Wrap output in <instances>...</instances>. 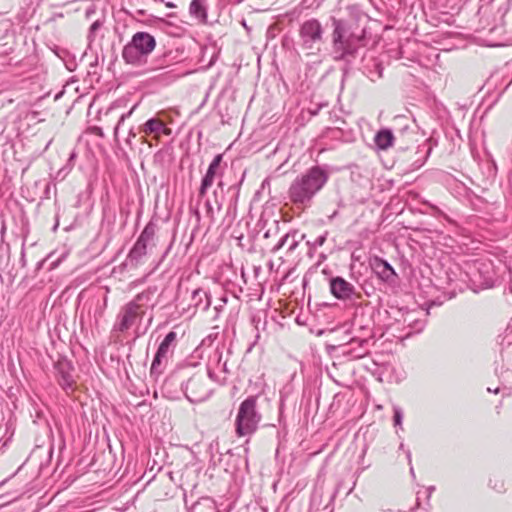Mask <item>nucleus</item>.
Listing matches in <instances>:
<instances>
[{"label": "nucleus", "mask_w": 512, "mask_h": 512, "mask_svg": "<svg viewBox=\"0 0 512 512\" xmlns=\"http://www.w3.org/2000/svg\"><path fill=\"white\" fill-rule=\"evenodd\" d=\"M329 179L324 166H312L299 174L290 184L288 198L297 207H310L314 197L323 189Z\"/></svg>", "instance_id": "1"}, {"label": "nucleus", "mask_w": 512, "mask_h": 512, "mask_svg": "<svg viewBox=\"0 0 512 512\" xmlns=\"http://www.w3.org/2000/svg\"><path fill=\"white\" fill-rule=\"evenodd\" d=\"M332 47L335 60L350 62L367 45L366 29H352L342 19L332 18Z\"/></svg>", "instance_id": "2"}, {"label": "nucleus", "mask_w": 512, "mask_h": 512, "mask_svg": "<svg viewBox=\"0 0 512 512\" xmlns=\"http://www.w3.org/2000/svg\"><path fill=\"white\" fill-rule=\"evenodd\" d=\"M151 296V292L143 291L123 305L116 315L112 332L125 333L137 320H141L145 314L146 304L151 300Z\"/></svg>", "instance_id": "3"}, {"label": "nucleus", "mask_w": 512, "mask_h": 512, "mask_svg": "<svg viewBox=\"0 0 512 512\" xmlns=\"http://www.w3.org/2000/svg\"><path fill=\"white\" fill-rule=\"evenodd\" d=\"M156 47L155 38L148 32H137L123 47L122 58L125 63L140 66L146 63L147 57Z\"/></svg>", "instance_id": "4"}, {"label": "nucleus", "mask_w": 512, "mask_h": 512, "mask_svg": "<svg viewBox=\"0 0 512 512\" xmlns=\"http://www.w3.org/2000/svg\"><path fill=\"white\" fill-rule=\"evenodd\" d=\"M261 414L257 411V397L249 396L241 402L235 419L236 434L239 437L250 436L258 428Z\"/></svg>", "instance_id": "5"}, {"label": "nucleus", "mask_w": 512, "mask_h": 512, "mask_svg": "<svg viewBox=\"0 0 512 512\" xmlns=\"http://www.w3.org/2000/svg\"><path fill=\"white\" fill-rule=\"evenodd\" d=\"M208 378H213V373L208 369V376L205 374H195L185 384H182V390L186 398L191 403L205 401L212 393Z\"/></svg>", "instance_id": "6"}, {"label": "nucleus", "mask_w": 512, "mask_h": 512, "mask_svg": "<svg viewBox=\"0 0 512 512\" xmlns=\"http://www.w3.org/2000/svg\"><path fill=\"white\" fill-rule=\"evenodd\" d=\"M301 47L313 53V50H319L316 45L322 41L323 27L317 19H309L302 23L299 29Z\"/></svg>", "instance_id": "7"}, {"label": "nucleus", "mask_w": 512, "mask_h": 512, "mask_svg": "<svg viewBox=\"0 0 512 512\" xmlns=\"http://www.w3.org/2000/svg\"><path fill=\"white\" fill-rule=\"evenodd\" d=\"M338 356L348 361L361 359L369 354L370 344L365 339L360 340L356 337L351 338L347 343L335 347Z\"/></svg>", "instance_id": "8"}, {"label": "nucleus", "mask_w": 512, "mask_h": 512, "mask_svg": "<svg viewBox=\"0 0 512 512\" xmlns=\"http://www.w3.org/2000/svg\"><path fill=\"white\" fill-rule=\"evenodd\" d=\"M510 9V1L509 0H491L489 3L482 5L479 9V12L482 15H487L492 17L493 26L490 30H494L498 25H502L504 22V17Z\"/></svg>", "instance_id": "9"}, {"label": "nucleus", "mask_w": 512, "mask_h": 512, "mask_svg": "<svg viewBox=\"0 0 512 512\" xmlns=\"http://www.w3.org/2000/svg\"><path fill=\"white\" fill-rule=\"evenodd\" d=\"M177 339V334L174 331H170L163 341L160 343L158 350L154 356V359L151 364L150 372L151 374H160L161 373V364L163 360H166L168 354L172 351V348L175 347Z\"/></svg>", "instance_id": "10"}, {"label": "nucleus", "mask_w": 512, "mask_h": 512, "mask_svg": "<svg viewBox=\"0 0 512 512\" xmlns=\"http://www.w3.org/2000/svg\"><path fill=\"white\" fill-rule=\"evenodd\" d=\"M331 294L339 300L351 299L355 294V286L342 277H332L329 281Z\"/></svg>", "instance_id": "11"}, {"label": "nucleus", "mask_w": 512, "mask_h": 512, "mask_svg": "<svg viewBox=\"0 0 512 512\" xmlns=\"http://www.w3.org/2000/svg\"><path fill=\"white\" fill-rule=\"evenodd\" d=\"M54 368L59 385L65 390L72 389L75 380L72 374L73 366L71 362L65 358L59 359Z\"/></svg>", "instance_id": "12"}, {"label": "nucleus", "mask_w": 512, "mask_h": 512, "mask_svg": "<svg viewBox=\"0 0 512 512\" xmlns=\"http://www.w3.org/2000/svg\"><path fill=\"white\" fill-rule=\"evenodd\" d=\"M222 160H223V155L217 154L213 158L211 163L209 164L208 169L201 180V185L199 188V197L200 198H203L206 195L208 189L214 183L215 178L218 175V170L220 168V164H221Z\"/></svg>", "instance_id": "13"}, {"label": "nucleus", "mask_w": 512, "mask_h": 512, "mask_svg": "<svg viewBox=\"0 0 512 512\" xmlns=\"http://www.w3.org/2000/svg\"><path fill=\"white\" fill-rule=\"evenodd\" d=\"M353 329L357 333L354 337L371 343L374 338L373 321L370 318L365 319L364 315L356 316L353 320Z\"/></svg>", "instance_id": "14"}, {"label": "nucleus", "mask_w": 512, "mask_h": 512, "mask_svg": "<svg viewBox=\"0 0 512 512\" xmlns=\"http://www.w3.org/2000/svg\"><path fill=\"white\" fill-rule=\"evenodd\" d=\"M147 247V244L137 239L132 249L129 251L123 265L136 268L141 263L143 257L147 254Z\"/></svg>", "instance_id": "15"}, {"label": "nucleus", "mask_w": 512, "mask_h": 512, "mask_svg": "<svg viewBox=\"0 0 512 512\" xmlns=\"http://www.w3.org/2000/svg\"><path fill=\"white\" fill-rule=\"evenodd\" d=\"M189 14L202 24L208 21V0H192L189 5Z\"/></svg>", "instance_id": "16"}, {"label": "nucleus", "mask_w": 512, "mask_h": 512, "mask_svg": "<svg viewBox=\"0 0 512 512\" xmlns=\"http://www.w3.org/2000/svg\"><path fill=\"white\" fill-rule=\"evenodd\" d=\"M362 71L370 80L375 81L382 77L383 67L376 59L364 57Z\"/></svg>", "instance_id": "17"}, {"label": "nucleus", "mask_w": 512, "mask_h": 512, "mask_svg": "<svg viewBox=\"0 0 512 512\" xmlns=\"http://www.w3.org/2000/svg\"><path fill=\"white\" fill-rule=\"evenodd\" d=\"M304 237L302 235L300 239L297 238V231L286 233L280 238L275 246L272 247L271 253H277L281 248L287 245L288 252H293L299 245L300 240Z\"/></svg>", "instance_id": "18"}, {"label": "nucleus", "mask_w": 512, "mask_h": 512, "mask_svg": "<svg viewBox=\"0 0 512 512\" xmlns=\"http://www.w3.org/2000/svg\"><path fill=\"white\" fill-rule=\"evenodd\" d=\"M140 131L145 134H159L164 133L166 135L170 134V129L167 128L164 122L158 118H151L147 120L141 127Z\"/></svg>", "instance_id": "19"}, {"label": "nucleus", "mask_w": 512, "mask_h": 512, "mask_svg": "<svg viewBox=\"0 0 512 512\" xmlns=\"http://www.w3.org/2000/svg\"><path fill=\"white\" fill-rule=\"evenodd\" d=\"M192 303L196 310L205 312L211 305V297L206 291L199 288L192 293Z\"/></svg>", "instance_id": "20"}, {"label": "nucleus", "mask_w": 512, "mask_h": 512, "mask_svg": "<svg viewBox=\"0 0 512 512\" xmlns=\"http://www.w3.org/2000/svg\"><path fill=\"white\" fill-rule=\"evenodd\" d=\"M393 141L394 135L390 129H381L374 137L376 146L381 150H387L393 145Z\"/></svg>", "instance_id": "21"}, {"label": "nucleus", "mask_w": 512, "mask_h": 512, "mask_svg": "<svg viewBox=\"0 0 512 512\" xmlns=\"http://www.w3.org/2000/svg\"><path fill=\"white\" fill-rule=\"evenodd\" d=\"M374 270L379 275V277L385 281L390 280L393 276L396 275L392 266L387 261L382 259L375 260Z\"/></svg>", "instance_id": "22"}, {"label": "nucleus", "mask_w": 512, "mask_h": 512, "mask_svg": "<svg viewBox=\"0 0 512 512\" xmlns=\"http://www.w3.org/2000/svg\"><path fill=\"white\" fill-rule=\"evenodd\" d=\"M157 231V224L153 221H150L146 224L143 231L138 237V240L149 245L151 242L154 241L155 235Z\"/></svg>", "instance_id": "23"}, {"label": "nucleus", "mask_w": 512, "mask_h": 512, "mask_svg": "<svg viewBox=\"0 0 512 512\" xmlns=\"http://www.w3.org/2000/svg\"><path fill=\"white\" fill-rule=\"evenodd\" d=\"M213 196H214V205L211 203V201L209 199H207L205 202L207 216L211 220L214 219L215 212H220L222 209V206H223L222 199H220L218 196V189H216L213 192Z\"/></svg>", "instance_id": "24"}, {"label": "nucleus", "mask_w": 512, "mask_h": 512, "mask_svg": "<svg viewBox=\"0 0 512 512\" xmlns=\"http://www.w3.org/2000/svg\"><path fill=\"white\" fill-rule=\"evenodd\" d=\"M243 179H244V175L242 176L241 180L238 183L231 185L228 188V193L231 194V199H230L228 210H229V212H233L234 214L236 213L237 203H238L239 194H240V188H241Z\"/></svg>", "instance_id": "25"}, {"label": "nucleus", "mask_w": 512, "mask_h": 512, "mask_svg": "<svg viewBox=\"0 0 512 512\" xmlns=\"http://www.w3.org/2000/svg\"><path fill=\"white\" fill-rule=\"evenodd\" d=\"M192 512H219L216 504L209 498H204L202 501L196 502L192 507Z\"/></svg>", "instance_id": "26"}, {"label": "nucleus", "mask_w": 512, "mask_h": 512, "mask_svg": "<svg viewBox=\"0 0 512 512\" xmlns=\"http://www.w3.org/2000/svg\"><path fill=\"white\" fill-rule=\"evenodd\" d=\"M412 316V314H408L405 318V322H408V326L411 328L412 332L420 333L425 328L426 322L425 320L416 319Z\"/></svg>", "instance_id": "27"}, {"label": "nucleus", "mask_w": 512, "mask_h": 512, "mask_svg": "<svg viewBox=\"0 0 512 512\" xmlns=\"http://www.w3.org/2000/svg\"><path fill=\"white\" fill-rule=\"evenodd\" d=\"M107 302H108L107 296H105L102 301L101 300L96 301L95 309H94V318H95L96 322L98 321L99 318H101L104 315V312L107 308Z\"/></svg>", "instance_id": "28"}, {"label": "nucleus", "mask_w": 512, "mask_h": 512, "mask_svg": "<svg viewBox=\"0 0 512 512\" xmlns=\"http://www.w3.org/2000/svg\"><path fill=\"white\" fill-rule=\"evenodd\" d=\"M76 158V153L75 152H72L69 156V159H68V163L65 167L61 168L58 172H57V177L58 178H61V179H64L68 173L72 170V167H73V161L74 159Z\"/></svg>", "instance_id": "29"}, {"label": "nucleus", "mask_w": 512, "mask_h": 512, "mask_svg": "<svg viewBox=\"0 0 512 512\" xmlns=\"http://www.w3.org/2000/svg\"><path fill=\"white\" fill-rule=\"evenodd\" d=\"M404 413L401 407L394 405L393 406V423L395 427L402 428V422H403Z\"/></svg>", "instance_id": "30"}, {"label": "nucleus", "mask_w": 512, "mask_h": 512, "mask_svg": "<svg viewBox=\"0 0 512 512\" xmlns=\"http://www.w3.org/2000/svg\"><path fill=\"white\" fill-rule=\"evenodd\" d=\"M102 26H103V21H101V20H96L92 23V25L89 28V33L87 36L89 43L94 41L96 31H98Z\"/></svg>", "instance_id": "31"}, {"label": "nucleus", "mask_w": 512, "mask_h": 512, "mask_svg": "<svg viewBox=\"0 0 512 512\" xmlns=\"http://www.w3.org/2000/svg\"><path fill=\"white\" fill-rule=\"evenodd\" d=\"M133 109H134V108H132V109H131L130 111H128L127 113L122 114V115H121V117L119 118V120H118V122H117V124H116V126H115V128H114V138H115V140H116V141H118V131H119L120 126L123 124V122H124L128 117H130V116H131V114H132V112H133Z\"/></svg>", "instance_id": "32"}, {"label": "nucleus", "mask_w": 512, "mask_h": 512, "mask_svg": "<svg viewBox=\"0 0 512 512\" xmlns=\"http://www.w3.org/2000/svg\"><path fill=\"white\" fill-rule=\"evenodd\" d=\"M226 303H227V297H226V296H222V297L220 298V304H218V305H216V306L214 307V309H215V311H216V313H217V314H219V312H220V311L222 310V308L226 305ZM217 316H218V315H216V317H217Z\"/></svg>", "instance_id": "33"}, {"label": "nucleus", "mask_w": 512, "mask_h": 512, "mask_svg": "<svg viewBox=\"0 0 512 512\" xmlns=\"http://www.w3.org/2000/svg\"><path fill=\"white\" fill-rule=\"evenodd\" d=\"M136 137V132L133 130V128H131L128 132V136L126 138V143L127 145H129L130 147H132V140Z\"/></svg>", "instance_id": "34"}, {"label": "nucleus", "mask_w": 512, "mask_h": 512, "mask_svg": "<svg viewBox=\"0 0 512 512\" xmlns=\"http://www.w3.org/2000/svg\"><path fill=\"white\" fill-rule=\"evenodd\" d=\"M325 241H326V234H324V235H320V236H318V237L315 239V241H314L313 245H314L315 247H320V246H322V245L325 243Z\"/></svg>", "instance_id": "35"}, {"label": "nucleus", "mask_w": 512, "mask_h": 512, "mask_svg": "<svg viewBox=\"0 0 512 512\" xmlns=\"http://www.w3.org/2000/svg\"><path fill=\"white\" fill-rule=\"evenodd\" d=\"M24 246H25V244L23 243L22 249H21V258H20V262H21L23 267L26 266L25 247Z\"/></svg>", "instance_id": "36"}, {"label": "nucleus", "mask_w": 512, "mask_h": 512, "mask_svg": "<svg viewBox=\"0 0 512 512\" xmlns=\"http://www.w3.org/2000/svg\"><path fill=\"white\" fill-rule=\"evenodd\" d=\"M92 132L99 137H104V132H103L102 128H100V127H97V126L93 127Z\"/></svg>", "instance_id": "37"}, {"label": "nucleus", "mask_w": 512, "mask_h": 512, "mask_svg": "<svg viewBox=\"0 0 512 512\" xmlns=\"http://www.w3.org/2000/svg\"><path fill=\"white\" fill-rule=\"evenodd\" d=\"M431 209L433 210L434 214L444 216L446 218V215L437 206L431 205Z\"/></svg>", "instance_id": "38"}, {"label": "nucleus", "mask_w": 512, "mask_h": 512, "mask_svg": "<svg viewBox=\"0 0 512 512\" xmlns=\"http://www.w3.org/2000/svg\"><path fill=\"white\" fill-rule=\"evenodd\" d=\"M405 454H406V458H407L408 464L411 466L412 465V454H411V451L409 449H407V450H405Z\"/></svg>", "instance_id": "39"}, {"label": "nucleus", "mask_w": 512, "mask_h": 512, "mask_svg": "<svg viewBox=\"0 0 512 512\" xmlns=\"http://www.w3.org/2000/svg\"><path fill=\"white\" fill-rule=\"evenodd\" d=\"M241 25L244 27V29L247 31V32H250L251 31V27H249L246 23V20L245 19H242L241 20Z\"/></svg>", "instance_id": "40"}, {"label": "nucleus", "mask_w": 512, "mask_h": 512, "mask_svg": "<svg viewBox=\"0 0 512 512\" xmlns=\"http://www.w3.org/2000/svg\"><path fill=\"white\" fill-rule=\"evenodd\" d=\"M95 12L94 8H88L86 10V17H90L91 14Z\"/></svg>", "instance_id": "41"}, {"label": "nucleus", "mask_w": 512, "mask_h": 512, "mask_svg": "<svg viewBox=\"0 0 512 512\" xmlns=\"http://www.w3.org/2000/svg\"><path fill=\"white\" fill-rule=\"evenodd\" d=\"M166 7L168 8H175L176 5L173 2H165Z\"/></svg>", "instance_id": "42"}, {"label": "nucleus", "mask_w": 512, "mask_h": 512, "mask_svg": "<svg viewBox=\"0 0 512 512\" xmlns=\"http://www.w3.org/2000/svg\"><path fill=\"white\" fill-rule=\"evenodd\" d=\"M223 186H224V183L223 181H219L218 184H217V188L222 192L223 191Z\"/></svg>", "instance_id": "43"}, {"label": "nucleus", "mask_w": 512, "mask_h": 512, "mask_svg": "<svg viewBox=\"0 0 512 512\" xmlns=\"http://www.w3.org/2000/svg\"><path fill=\"white\" fill-rule=\"evenodd\" d=\"M427 490H428V497H430L432 492L435 490V487L434 486H430V487H428Z\"/></svg>", "instance_id": "44"}, {"label": "nucleus", "mask_w": 512, "mask_h": 512, "mask_svg": "<svg viewBox=\"0 0 512 512\" xmlns=\"http://www.w3.org/2000/svg\"><path fill=\"white\" fill-rule=\"evenodd\" d=\"M487 390H488V392H492V393L497 394V393L499 392V390H500V389L497 387V388H495V389L488 388Z\"/></svg>", "instance_id": "45"}, {"label": "nucleus", "mask_w": 512, "mask_h": 512, "mask_svg": "<svg viewBox=\"0 0 512 512\" xmlns=\"http://www.w3.org/2000/svg\"><path fill=\"white\" fill-rule=\"evenodd\" d=\"M399 450H403L405 452L406 449H405V445L403 442L400 443Z\"/></svg>", "instance_id": "46"}, {"label": "nucleus", "mask_w": 512, "mask_h": 512, "mask_svg": "<svg viewBox=\"0 0 512 512\" xmlns=\"http://www.w3.org/2000/svg\"><path fill=\"white\" fill-rule=\"evenodd\" d=\"M410 474L412 475V477H415V472L412 465L410 466Z\"/></svg>", "instance_id": "47"}, {"label": "nucleus", "mask_w": 512, "mask_h": 512, "mask_svg": "<svg viewBox=\"0 0 512 512\" xmlns=\"http://www.w3.org/2000/svg\"><path fill=\"white\" fill-rule=\"evenodd\" d=\"M162 67H164V63H160L159 66H156V67L152 68L151 70H155V69L162 68Z\"/></svg>", "instance_id": "48"}, {"label": "nucleus", "mask_w": 512, "mask_h": 512, "mask_svg": "<svg viewBox=\"0 0 512 512\" xmlns=\"http://www.w3.org/2000/svg\"><path fill=\"white\" fill-rule=\"evenodd\" d=\"M337 215V211H334L332 215L329 216V219H333L334 217H336Z\"/></svg>", "instance_id": "49"}, {"label": "nucleus", "mask_w": 512, "mask_h": 512, "mask_svg": "<svg viewBox=\"0 0 512 512\" xmlns=\"http://www.w3.org/2000/svg\"><path fill=\"white\" fill-rule=\"evenodd\" d=\"M430 154V148H428L425 152V159L428 157V155Z\"/></svg>", "instance_id": "50"}, {"label": "nucleus", "mask_w": 512, "mask_h": 512, "mask_svg": "<svg viewBox=\"0 0 512 512\" xmlns=\"http://www.w3.org/2000/svg\"><path fill=\"white\" fill-rule=\"evenodd\" d=\"M8 481V478L0 482V487L3 486Z\"/></svg>", "instance_id": "51"}, {"label": "nucleus", "mask_w": 512, "mask_h": 512, "mask_svg": "<svg viewBox=\"0 0 512 512\" xmlns=\"http://www.w3.org/2000/svg\"><path fill=\"white\" fill-rule=\"evenodd\" d=\"M51 142H52V140L48 141V143H47V145H46L45 149H47V148L49 147V145L51 144Z\"/></svg>", "instance_id": "52"}, {"label": "nucleus", "mask_w": 512, "mask_h": 512, "mask_svg": "<svg viewBox=\"0 0 512 512\" xmlns=\"http://www.w3.org/2000/svg\"><path fill=\"white\" fill-rule=\"evenodd\" d=\"M221 357H222L221 354H218V362H220Z\"/></svg>", "instance_id": "53"}, {"label": "nucleus", "mask_w": 512, "mask_h": 512, "mask_svg": "<svg viewBox=\"0 0 512 512\" xmlns=\"http://www.w3.org/2000/svg\"><path fill=\"white\" fill-rule=\"evenodd\" d=\"M311 114H312V115H316V114H317V111H311Z\"/></svg>", "instance_id": "54"}, {"label": "nucleus", "mask_w": 512, "mask_h": 512, "mask_svg": "<svg viewBox=\"0 0 512 512\" xmlns=\"http://www.w3.org/2000/svg\"><path fill=\"white\" fill-rule=\"evenodd\" d=\"M423 164H424V163H423V162H421V163H419V164L417 165V167H421Z\"/></svg>", "instance_id": "55"}, {"label": "nucleus", "mask_w": 512, "mask_h": 512, "mask_svg": "<svg viewBox=\"0 0 512 512\" xmlns=\"http://www.w3.org/2000/svg\"><path fill=\"white\" fill-rule=\"evenodd\" d=\"M57 227H58V223H56V224H55V226H54V230H56V229H57Z\"/></svg>", "instance_id": "56"}, {"label": "nucleus", "mask_w": 512, "mask_h": 512, "mask_svg": "<svg viewBox=\"0 0 512 512\" xmlns=\"http://www.w3.org/2000/svg\"><path fill=\"white\" fill-rule=\"evenodd\" d=\"M353 486H355V484H354ZM353 488H354V487H352L351 489H349V493H350V492H352Z\"/></svg>", "instance_id": "57"}]
</instances>
